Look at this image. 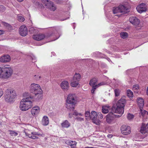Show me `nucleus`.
I'll use <instances>...</instances> for the list:
<instances>
[{
	"label": "nucleus",
	"instance_id": "f257e3e1",
	"mask_svg": "<svg viewBox=\"0 0 148 148\" xmlns=\"http://www.w3.org/2000/svg\"><path fill=\"white\" fill-rule=\"evenodd\" d=\"M30 91L32 94L30 96L32 99L38 100L43 96L42 91L39 84L35 83L31 84L30 87Z\"/></svg>",
	"mask_w": 148,
	"mask_h": 148
},
{
	"label": "nucleus",
	"instance_id": "f03ea898",
	"mask_svg": "<svg viewBox=\"0 0 148 148\" xmlns=\"http://www.w3.org/2000/svg\"><path fill=\"white\" fill-rule=\"evenodd\" d=\"M77 102V100L75 95L74 94H69L66 100V108L70 110L73 111Z\"/></svg>",
	"mask_w": 148,
	"mask_h": 148
},
{
	"label": "nucleus",
	"instance_id": "7ed1b4c3",
	"mask_svg": "<svg viewBox=\"0 0 148 148\" xmlns=\"http://www.w3.org/2000/svg\"><path fill=\"white\" fill-rule=\"evenodd\" d=\"M32 98L27 97L22 99L19 105V108L22 111H26L31 108L32 106V102L31 100Z\"/></svg>",
	"mask_w": 148,
	"mask_h": 148
},
{
	"label": "nucleus",
	"instance_id": "20e7f679",
	"mask_svg": "<svg viewBox=\"0 0 148 148\" xmlns=\"http://www.w3.org/2000/svg\"><path fill=\"white\" fill-rule=\"evenodd\" d=\"M15 90L13 89H7L5 92L4 99L5 101L9 103H11L17 96Z\"/></svg>",
	"mask_w": 148,
	"mask_h": 148
},
{
	"label": "nucleus",
	"instance_id": "39448f33",
	"mask_svg": "<svg viewBox=\"0 0 148 148\" xmlns=\"http://www.w3.org/2000/svg\"><path fill=\"white\" fill-rule=\"evenodd\" d=\"M13 73V70L10 67L3 66H0V78L8 79Z\"/></svg>",
	"mask_w": 148,
	"mask_h": 148
},
{
	"label": "nucleus",
	"instance_id": "423d86ee",
	"mask_svg": "<svg viewBox=\"0 0 148 148\" xmlns=\"http://www.w3.org/2000/svg\"><path fill=\"white\" fill-rule=\"evenodd\" d=\"M91 119L92 120V122L97 125H99L101 123L99 119H97V114L94 111H91Z\"/></svg>",
	"mask_w": 148,
	"mask_h": 148
},
{
	"label": "nucleus",
	"instance_id": "0eeeda50",
	"mask_svg": "<svg viewBox=\"0 0 148 148\" xmlns=\"http://www.w3.org/2000/svg\"><path fill=\"white\" fill-rule=\"evenodd\" d=\"M121 130L122 134L125 135L129 134L131 132L130 127L125 125H122Z\"/></svg>",
	"mask_w": 148,
	"mask_h": 148
},
{
	"label": "nucleus",
	"instance_id": "6e6552de",
	"mask_svg": "<svg viewBox=\"0 0 148 148\" xmlns=\"http://www.w3.org/2000/svg\"><path fill=\"white\" fill-rule=\"evenodd\" d=\"M19 34L21 36H25L27 34V28L25 25H22L19 28Z\"/></svg>",
	"mask_w": 148,
	"mask_h": 148
},
{
	"label": "nucleus",
	"instance_id": "1a4fd4ad",
	"mask_svg": "<svg viewBox=\"0 0 148 148\" xmlns=\"http://www.w3.org/2000/svg\"><path fill=\"white\" fill-rule=\"evenodd\" d=\"M130 8V6L129 4L125 2L123 5L120 4L118 6H114L113 8V9H129Z\"/></svg>",
	"mask_w": 148,
	"mask_h": 148
},
{
	"label": "nucleus",
	"instance_id": "9d476101",
	"mask_svg": "<svg viewBox=\"0 0 148 148\" xmlns=\"http://www.w3.org/2000/svg\"><path fill=\"white\" fill-rule=\"evenodd\" d=\"M129 20L130 23L136 26L138 25L140 21L136 17L132 16L130 18Z\"/></svg>",
	"mask_w": 148,
	"mask_h": 148
},
{
	"label": "nucleus",
	"instance_id": "9b49d317",
	"mask_svg": "<svg viewBox=\"0 0 148 148\" xmlns=\"http://www.w3.org/2000/svg\"><path fill=\"white\" fill-rule=\"evenodd\" d=\"M11 60L10 56L8 55H4L0 58V61L5 63L9 62Z\"/></svg>",
	"mask_w": 148,
	"mask_h": 148
},
{
	"label": "nucleus",
	"instance_id": "f8f14e48",
	"mask_svg": "<svg viewBox=\"0 0 148 148\" xmlns=\"http://www.w3.org/2000/svg\"><path fill=\"white\" fill-rule=\"evenodd\" d=\"M40 108L37 106H35L32 108L31 112L33 116L37 115L40 112Z\"/></svg>",
	"mask_w": 148,
	"mask_h": 148
},
{
	"label": "nucleus",
	"instance_id": "ddd939ff",
	"mask_svg": "<svg viewBox=\"0 0 148 148\" xmlns=\"http://www.w3.org/2000/svg\"><path fill=\"white\" fill-rule=\"evenodd\" d=\"M140 132L143 134H145L146 132L148 133V123L146 125L145 124L143 123Z\"/></svg>",
	"mask_w": 148,
	"mask_h": 148
},
{
	"label": "nucleus",
	"instance_id": "4468645a",
	"mask_svg": "<svg viewBox=\"0 0 148 148\" xmlns=\"http://www.w3.org/2000/svg\"><path fill=\"white\" fill-rule=\"evenodd\" d=\"M45 37V36L43 34H39L33 35V38L35 40L40 41L43 39Z\"/></svg>",
	"mask_w": 148,
	"mask_h": 148
},
{
	"label": "nucleus",
	"instance_id": "2eb2a0df",
	"mask_svg": "<svg viewBox=\"0 0 148 148\" xmlns=\"http://www.w3.org/2000/svg\"><path fill=\"white\" fill-rule=\"evenodd\" d=\"M60 86L64 90H67L69 89V85L67 81H63L61 84Z\"/></svg>",
	"mask_w": 148,
	"mask_h": 148
},
{
	"label": "nucleus",
	"instance_id": "dca6fc26",
	"mask_svg": "<svg viewBox=\"0 0 148 148\" xmlns=\"http://www.w3.org/2000/svg\"><path fill=\"white\" fill-rule=\"evenodd\" d=\"M49 122V119L48 117L46 116H44L41 121L42 124L43 126H46L48 125Z\"/></svg>",
	"mask_w": 148,
	"mask_h": 148
},
{
	"label": "nucleus",
	"instance_id": "f3484780",
	"mask_svg": "<svg viewBox=\"0 0 148 148\" xmlns=\"http://www.w3.org/2000/svg\"><path fill=\"white\" fill-rule=\"evenodd\" d=\"M124 112V107H120L117 106L115 110L114 113L122 114Z\"/></svg>",
	"mask_w": 148,
	"mask_h": 148
},
{
	"label": "nucleus",
	"instance_id": "a211bd4d",
	"mask_svg": "<svg viewBox=\"0 0 148 148\" xmlns=\"http://www.w3.org/2000/svg\"><path fill=\"white\" fill-rule=\"evenodd\" d=\"M137 102L138 105L140 107V110H141L144 105V101L143 99L141 97L137 98Z\"/></svg>",
	"mask_w": 148,
	"mask_h": 148
},
{
	"label": "nucleus",
	"instance_id": "6ab92c4d",
	"mask_svg": "<svg viewBox=\"0 0 148 148\" xmlns=\"http://www.w3.org/2000/svg\"><path fill=\"white\" fill-rule=\"evenodd\" d=\"M126 102L125 100L124 99H121L117 102L116 106L120 107H124Z\"/></svg>",
	"mask_w": 148,
	"mask_h": 148
},
{
	"label": "nucleus",
	"instance_id": "aec40b11",
	"mask_svg": "<svg viewBox=\"0 0 148 148\" xmlns=\"http://www.w3.org/2000/svg\"><path fill=\"white\" fill-rule=\"evenodd\" d=\"M48 8H49L51 9H56V8L53 2L49 1L45 5Z\"/></svg>",
	"mask_w": 148,
	"mask_h": 148
},
{
	"label": "nucleus",
	"instance_id": "412c9836",
	"mask_svg": "<svg viewBox=\"0 0 148 148\" xmlns=\"http://www.w3.org/2000/svg\"><path fill=\"white\" fill-rule=\"evenodd\" d=\"M114 115L112 112H110L106 116V120L107 122L110 123L112 122V117H113Z\"/></svg>",
	"mask_w": 148,
	"mask_h": 148
},
{
	"label": "nucleus",
	"instance_id": "4be33fe9",
	"mask_svg": "<svg viewBox=\"0 0 148 148\" xmlns=\"http://www.w3.org/2000/svg\"><path fill=\"white\" fill-rule=\"evenodd\" d=\"M97 82L98 80L96 78H92L90 80L89 84L92 87H95L96 85L97 84Z\"/></svg>",
	"mask_w": 148,
	"mask_h": 148
},
{
	"label": "nucleus",
	"instance_id": "5701e85b",
	"mask_svg": "<svg viewBox=\"0 0 148 148\" xmlns=\"http://www.w3.org/2000/svg\"><path fill=\"white\" fill-rule=\"evenodd\" d=\"M61 125L63 128H68L70 126V123L67 120H66L61 123Z\"/></svg>",
	"mask_w": 148,
	"mask_h": 148
},
{
	"label": "nucleus",
	"instance_id": "b1692460",
	"mask_svg": "<svg viewBox=\"0 0 148 148\" xmlns=\"http://www.w3.org/2000/svg\"><path fill=\"white\" fill-rule=\"evenodd\" d=\"M136 9H147V6L145 3H141L139 4L136 7Z\"/></svg>",
	"mask_w": 148,
	"mask_h": 148
},
{
	"label": "nucleus",
	"instance_id": "393cba45",
	"mask_svg": "<svg viewBox=\"0 0 148 148\" xmlns=\"http://www.w3.org/2000/svg\"><path fill=\"white\" fill-rule=\"evenodd\" d=\"M77 143L75 141L70 140L68 142V144L71 146V148H75Z\"/></svg>",
	"mask_w": 148,
	"mask_h": 148
},
{
	"label": "nucleus",
	"instance_id": "a878e982",
	"mask_svg": "<svg viewBox=\"0 0 148 148\" xmlns=\"http://www.w3.org/2000/svg\"><path fill=\"white\" fill-rule=\"evenodd\" d=\"M81 76L79 73H75L73 76V79L74 81L79 82L81 79Z\"/></svg>",
	"mask_w": 148,
	"mask_h": 148
},
{
	"label": "nucleus",
	"instance_id": "bb28decb",
	"mask_svg": "<svg viewBox=\"0 0 148 148\" xmlns=\"http://www.w3.org/2000/svg\"><path fill=\"white\" fill-rule=\"evenodd\" d=\"M110 108L109 106H103L102 109V112L104 114L107 113L109 112Z\"/></svg>",
	"mask_w": 148,
	"mask_h": 148
},
{
	"label": "nucleus",
	"instance_id": "cd10ccee",
	"mask_svg": "<svg viewBox=\"0 0 148 148\" xmlns=\"http://www.w3.org/2000/svg\"><path fill=\"white\" fill-rule=\"evenodd\" d=\"M91 114H90V112L87 111L85 112V117L86 119L88 120H90L91 119Z\"/></svg>",
	"mask_w": 148,
	"mask_h": 148
},
{
	"label": "nucleus",
	"instance_id": "c85d7f7f",
	"mask_svg": "<svg viewBox=\"0 0 148 148\" xmlns=\"http://www.w3.org/2000/svg\"><path fill=\"white\" fill-rule=\"evenodd\" d=\"M78 82L76 81H74L73 79L72 82L71 84V86L74 87H76L79 84Z\"/></svg>",
	"mask_w": 148,
	"mask_h": 148
},
{
	"label": "nucleus",
	"instance_id": "c756f323",
	"mask_svg": "<svg viewBox=\"0 0 148 148\" xmlns=\"http://www.w3.org/2000/svg\"><path fill=\"white\" fill-rule=\"evenodd\" d=\"M127 96L129 98H132L133 97V92L130 90H127Z\"/></svg>",
	"mask_w": 148,
	"mask_h": 148
},
{
	"label": "nucleus",
	"instance_id": "7c9ffc66",
	"mask_svg": "<svg viewBox=\"0 0 148 148\" xmlns=\"http://www.w3.org/2000/svg\"><path fill=\"white\" fill-rule=\"evenodd\" d=\"M8 132L9 133L10 135L11 136H16L18 135V133L12 130H8Z\"/></svg>",
	"mask_w": 148,
	"mask_h": 148
},
{
	"label": "nucleus",
	"instance_id": "2f4dec72",
	"mask_svg": "<svg viewBox=\"0 0 148 148\" xmlns=\"http://www.w3.org/2000/svg\"><path fill=\"white\" fill-rule=\"evenodd\" d=\"M18 20L20 22H23L24 21L25 19L23 16L18 14L17 16Z\"/></svg>",
	"mask_w": 148,
	"mask_h": 148
},
{
	"label": "nucleus",
	"instance_id": "473e14b6",
	"mask_svg": "<svg viewBox=\"0 0 148 148\" xmlns=\"http://www.w3.org/2000/svg\"><path fill=\"white\" fill-rule=\"evenodd\" d=\"M120 35L121 37L123 38H126L128 36L127 34L125 32L121 33H120Z\"/></svg>",
	"mask_w": 148,
	"mask_h": 148
},
{
	"label": "nucleus",
	"instance_id": "72a5a7b5",
	"mask_svg": "<svg viewBox=\"0 0 148 148\" xmlns=\"http://www.w3.org/2000/svg\"><path fill=\"white\" fill-rule=\"evenodd\" d=\"M141 112V115L143 116H144L146 114L147 115L148 114V112L145 110H143L142 109L140 110Z\"/></svg>",
	"mask_w": 148,
	"mask_h": 148
},
{
	"label": "nucleus",
	"instance_id": "f704fd0d",
	"mask_svg": "<svg viewBox=\"0 0 148 148\" xmlns=\"http://www.w3.org/2000/svg\"><path fill=\"white\" fill-rule=\"evenodd\" d=\"M132 89L134 91H135L136 90H137L139 89V86L138 84L134 85Z\"/></svg>",
	"mask_w": 148,
	"mask_h": 148
},
{
	"label": "nucleus",
	"instance_id": "c9c22d12",
	"mask_svg": "<svg viewBox=\"0 0 148 148\" xmlns=\"http://www.w3.org/2000/svg\"><path fill=\"white\" fill-rule=\"evenodd\" d=\"M31 134L32 135H34L35 136L38 135L42 136L43 134H41L38 132H31Z\"/></svg>",
	"mask_w": 148,
	"mask_h": 148
},
{
	"label": "nucleus",
	"instance_id": "e433bc0d",
	"mask_svg": "<svg viewBox=\"0 0 148 148\" xmlns=\"http://www.w3.org/2000/svg\"><path fill=\"white\" fill-rule=\"evenodd\" d=\"M115 96H119L120 94V91L119 89H116L114 90Z\"/></svg>",
	"mask_w": 148,
	"mask_h": 148
},
{
	"label": "nucleus",
	"instance_id": "4c0bfd02",
	"mask_svg": "<svg viewBox=\"0 0 148 148\" xmlns=\"http://www.w3.org/2000/svg\"><path fill=\"white\" fill-rule=\"evenodd\" d=\"M128 10H121V14L120 15L123 14L128 13L129 12V11H128Z\"/></svg>",
	"mask_w": 148,
	"mask_h": 148
},
{
	"label": "nucleus",
	"instance_id": "58836bf2",
	"mask_svg": "<svg viewBox=\"0 0 148 148\" xmlns=\"http://www.w3.org/2000/svg\"><path fill=\"white\" fill-rule=\"evenodd\" d=\"M134 117V116L130 113L128 114L127 116V118L129 120L132 119Z\"/></svg>",
	"mask_w": 148,
	"mask_h": 148
},
{
	"label": "nucleus",
	"instance_id": "ea45409f",
	"mask_svg": "<svg viewBox=\"0 0 148 148\" xmlns=\"http://www.w3.org/2000/svg\"><path fill=\"white\" fill-rule=\"evenodd\" d=\"M97 114L98 119H101L103 118V116L101 112H98Z\"/></svg>",
	"mask_w": 148,
	"mask_h": 148
},
{
	"label": "nucleus",
	"instance_id": "a19ab883",
	"mask_svg": "<svg viewBox=\"0 0 148 148\" xmlns=\"http://www.w3.org/2000/svg\"><path fill=\"white\" fill-rule=\"evenodd\" d=\"M113 10V13L114 14L121 13V10Z\"/></svg>",
	"mask_w": 148,
	"mask_h": 148
},
{
	"label": "nucleus",
	"instance_id": "79ce46f5",
	"mask_svg": "<svg viewBox=\"0 0 148 148\" xmlns=\"http://www.w3.org/2000/svg\"><path fill=\"white\" fill-rule=\"evenodd\" d=\"M105 84V83L104 82H102L100 83H99L97 85H96L95 86L97 87V88H98L101 86L104 85Z\"/></svg>",
	"mask_w": 148,
	"mask_h": 148
},
{
	"label": "nucleus",
	"instance_id": "37998d69",
	"mask_svg": "<svg viewBox=\"0 0 148 148\" xmlns=\"http://www.w3.org/2000/svg\"><path fill=\"white\" fill-rule=\"evenodd\" d=\"M41 1L42 3L45 6L49 1L48 0H41Z\"/></svg>",
	"mask_w": 148,
	"mask_h": 148
},
{
	"label": "nucleus",
	"instance_id": "c03bdc74",
	"mask_svg": "<svg viewBox=\"0 0 148 148\" xmlns=\"http://www.w3.org/2000/svg\"><path fill=\"white\" fill-rule=\"evenodd\" d=\"M92 87V88L91 89V93L92 94H94V93L95 91L96 90V88H97V87H95H95L93 86V87Z\"/></svg>",
	"mask_w": 148,
	"mask_h": 148
},
{
	"label": "nucleus",
	"instance_id": "a18cd8bd",
	"mask_svg": "<svg viewBox=\"0 0 148 148\" xmlns=\"http://www.w3.org/2000/svg\"><path fill=\"white\" fill-rule=\"evenodd\" d=\"M29 138L33 139H36L38 138V137L34 135H32V136L31 135L30 136H29Z\"/></svg>",
	"mask_w": 148,
	"mask_h": 148
},
{
	"label": "nucleus",
	"instance_id": "49530a36",
	"mask_svg": "<svg viewBox=\"0 0 148 148\" xmlns=\"http://www.w3.org/2000/svg\"><path fill=\"white\" fill-rule=\"evenodd\" d=\"M137 10L139 13H141L143 12H145L147 10Z\"/></svg>",
	"mask_w": 148,
	"mask_h": 148
},
{
	"label": "nucleus",
	"instance_id": "de8ad7c7",
	"mask_svg": "<svg viewBox=\"0 0 148 148\" xmlns=\"http://www.w3.org/2000/svg\"><path fill=\"white\" fill-rule=\"evenodd\" d=\"M3 94V92L2 90L0 89V98L2 96Z\"/></svg>",
	"mask_w": 148,
	"mask_h": 148
},
{
	"label": "nucleus",
	"instance_id": "09e8293b",
	"mask_svg": "<svg viewBox=\"0 0 148 148\" xmlns=\"http://www.w3.org/2000/svg\"><path fill=\"white\" fill-rule=\"evenodd\" d=\"M24 132L26 135L28 137H29V136H30L31 135V134H29L26 131H24Z\"/></svg>",
	"mask_w": 148,
	"mask_h": 148
},
{
	"label": "nucleus",
	"instance_id": "8fccbe9b",
	"mask_svg": "<svg viewBox=\"0 0 148 148\" xmlns=\"http://www.w3.org/2000/svg\"><path fill=\"white\" fill-rule=\"evenodd\" d=\"M5 7L3 5H0V9H4Z\"/></svg>",
	"mask_w": 148,
	"mask_h": 148
},
{
	"label": "nucleus",
	"instance_id": "3c124183",
	"mask_svg": "<svg viewBox=\"0 0 148 148\" xmlns=\"http://www.w3.org/2000/svg\"><path fill=\"white\" fill-rule=\"evenodd\" d=\"M79 114V113L77 112L76 111H74L73 113V114L77 116Z\"/></svg>",
	"mask_w": 148,
	"mask_h": 148
},
{
	"label": "nucleus",
	"instance_id": "603ef678",
	"mask_svg": "<svg viewBox=\"0 0 148 148\" xmlns=\"http://www.w3.org/2000/svg\"><path fill=\"white\" fill-rule=\"evenodd\" d=\"M4 31L2 30H0V35H1L4 33Z\"/></svg>",
	"mask_w": 148,
	"mask_h": 148
},
{
	"label": "nucleus",
	"instance_id": "864d4df0",
	"mask_svg": "<svg viewBox=\"0 0 148 148\" xmlns=\"http://www.w3.org/2000/svg\"><path fill=\"white\" fill-rule=\"evenodd\" d=\"M78 120L80 121H83L84 120V119L83 118H78Z\"/></svg>",
	"mask_w": 148,
	"mask_h": 148
},
{
	"label": "nucleus",
	"instance_id": "5fc2aeb1",
	"mask_svg": "<svg viewBox=\"0 0 148 148\" xmlns=\"http://www.w3.org/2000/svg\"><path fill=\"white\" fill-rule=\"evenodd\" d=\"M4 25H5L7 26H10V25L9 24L6 23H5Z\"/></svg>",
	"mask_w": 148,
	"mask_h": 148
},
{
	"label": "nucleus",
	"instance_id": "6e6d98bb",
	"mask_svg": "<svg viewBox=\"0 0 148 148\" xmlns=\"http://www.w3.org/2000/svg\"><path fill=\"white\" fill-rule=\"evenodd\" d=\"M108 137L109 138H111L112 137V134H109L108 135Z\"/></svg>",
	"mask_w": 148,
	"mask_h": 148
},
{
	"label": "nucleus",
	"instance_id": "4d7b16f0",
	"mask_svg": "<svg viewBox=\"0 0 148 148\" xmlns=\"http://www.w3.org/2000/svg\"><path fill=\"white\" fill-rule=\"evenodd\" d=\"M147 94L148 96V87H147Z\"/></svg>",
	"mask_w": 148,
	"mask_h": 148
},
{
	"label": "nucleus",
	"instance_id": "13d9d810",
	"mask_svg": "<svg viewBox=\"0 0 148 148\" xmlns=\"http://www.w3.org/2000/svg\"><path fill=\"white\" fill-rule=\"evenodd\" d=\"M19 2H21L23 1V0H16Z\"/></svg>",
	"mask_w": 148,
	"mask_h": 148
},
{
	"label": "nucleus",
	"instance_id": "bf43d9fd",
	"mask_svg": "<svg viewBox=\"0 0 148 148\" xmlns=\"http://www.w3.org/2000/svg\"><path fill=\"white\" fill-rule=\"evenodd\" d=\"M115 108H114V109H113V108H112V111L114 112H115Z\"/></svg>",
	"mask_w": 148,
	"mask_h": 148
},
{
	"label": "nucleus",
	"instance_id": "052dcab7",
	"mask_svg": "<svg viewBox=\"0 0 148 148\" xmlns=\"http://www.w3.org/2000/svg\"><path fill=\"white\" fill-rule=\"evenodd\" d=\"M78 115H80V116H82V114L81 113H79V114Z\"/></svg>",
	"mask_w": 148,
	"mask_h": 148
},
{
	"label": "nucleus",
	"instance_id": "680f3d73",
	"mask_svg": "<svg viewBox=\"0 0 148 148\" xmlns=\"http://www.w3.org/2000/svg\"><path fill=\"white\" fill-rule=\"evenodd\" d=\"M41 77V76H40L39 77V79H40Z\"/></svg>",
	"mask_w": 148,
	"mask_h": 148
},
{
	"label": "nucleus",
	"instance_id": "e2e57ef3",
	"mask_svg": "<svg viewBox=\"0 0 148 148\" xmlns=\"http://www.w3.org/2000/svg\"><path fill=\"white\" fill-rule=\"evenodd\" d=\"M55 10H53V11H54Z\"/></svg>",
	"mask_w": 148,
	"mask_h": 148
}]
</instances>
